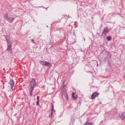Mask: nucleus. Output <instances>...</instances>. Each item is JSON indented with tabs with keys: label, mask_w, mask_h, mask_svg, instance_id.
Segmentation results:
<instances>
[{
	"label": "nucleus",
	"mask_w": 125,
	"mask_h": 125,
	"mask_svg": "<svg viewBox=\"0 0 125 125\" xmlns=\"http://www.w3.org/2000/svg\"><path fill=\"white\" fill-rule=\"evenodd\" d=\"M6 39L7 43V51L11 50V43L10 37L8 36H6Z\"/></svg>",
	"instance_id": "nucleus-1"
},
{
	"label": "nucleus",
	"mask_w": 125,
	"mask_h": 125,
	"mask_svg": "<svg viewBox=\"0 0 125 125\" xmlns=\"http://www.w3.org/2000/svg\"><path fill=\"white\" fill-rule=\"evenodd\" d=\"M40 62L42 65H46L49 67L52 66L50 62L47 61H41Z\"/></svg>",
	"instance_id": "nucleus-2"
},
{
	"label": "nucleus",
	"mask_w": 125,
	"mask_h": 125,
	"mask_svg": "<svg viewBox=\"0 0 125 125\" xmlns=\"http://www.w3.org/2000/svg\"><path fill=\"white\" fill-rule=\"evenodd\" d=\"M4 18L10 22H11L14 19V18H11L9 17L8 16V14L7 13H6V14H4Z\"/></svg>",
	"instance_id": "nucleus-3"
},
{
	"label": "nucleus",
	"mask_w": 125,
	"mask_h": 125,
	"mask_svg": "<svg viewBox=\"0 0 125 125\" xmlns=\"http://www.w3.org/2000/svg\"><path fill=\"white\" fill-rule=\"evenodd\" d=\"M30 85L31 89H33L36 86V83L35 80L33 78L30 83Z\"/></svg>",
	"instance_id": "nucleus-4"
},
{
	"label": "nucleus",
	"mask_w": 125,
	"mask_h": 125,
	"mask_svg": "<svg viewBox=\"0 0 125 125\" xmlns=\"http://www.w3.org/2000/svg\"><path fill=\"white\" fill-rule=\"evenodd\" d=\"M119 116L122 119H124L125 118V112L122 113H119Z\"/></svg>",
	"instance_id": "nucleus-5"
},
{
	"label": "nucleus",
	"mask_w": 125,
	"mask_h": 125,
	"mask_svg": "<svg viewBox=\"0 0 125 125\" xmlns=\"http://www.w3.org/2000/svg\"><path fill=\"white\" fill-rule=\"evenodd\" d=\"M109 31V30L108 28L107 27H105L104 29L103 33L105 35H106V34Z\"/></svg>",
	"instance_id": "nucleus-6"
},
{
	"label": "nucleus",
	"mask_w": 125,
	"mask_h": 125,
	"mask_svg": "<svg viewBox=\"0 0 125 125\" xmlns=\"http://www.w3.org/2000/svg\"><path fill=\"white\" fill-rule=\"evenodd\" d=\"M98 94L97 93H93L91 95V98L93 99H94L96 96L98 95Z\"/></svg>",
	"instance_id": "nucleus-7"
},
{
	"label": "nucleus",
	"mask_w": 125,
	"mask_h": 125,
	"mask_svg": "<svg viewBox=\"0 0 125 125\" xmlns=\"http://www.w3.org/2000/svg\"><path fill=\"white\" fill-rule=\"evenodd\" d=\"M9 83L11 85V88H12L14 84V82L12 79H11L9 82Z\"/></svg>",
	"instance_id": "nucleus-8"
},
{
	"label": "nucleus",
	"mask_w": 125,
	"mask_h": 125,
	"mask_svg": "<svg viewBox=\"0 0 125 125\" xmlns=\"http://www.w3.org/2000/svg\"><path fill=\"white\" fill-rule=\"evenodd\" d=\"M75 93H73L72 94V97L74 99H76L77 97V94L75 96H74V95H75Z\"/></svg>",
	"instance_id": "nucleus-9"
},
{
	"label": "nucleus",
	"mask_w": 125,
	"mask_h": 125,
	"mask_svg": "<svg viewBox=\"0 0 125 125\" xmlns=\"http://www.w3.org/2000/svg\"><path fill=\"white\" fill-rule=\"evenodd\" d=\"M93 123L87 122L84 125H93Z\"/></svg>",
	"instance_id": "nucleus-10"
},
{
	"label": "nucleus",
	"mask_w": 125,
	"mask_h": 125,
	"mask_svg": "<svg viewBox=\"0 0 125 125\" xmlns=\"http://www.w3.org/2000/svg\"><path fill=\"white\" fill-rule=\"evenodd\" d=\"M111 38L110 36H108L107 37V39L108 41H110L111 40Z\"/></svg>",
	"instance_id": "nucleus-11"
},
{
	"label": "nucleus",
	"mask_w": 125,
	"mask_h": 125,
	"mask_svg": "<svg viewBox=\"0 0 125 125\" xmlns=\"http://www.w3.org/2000/svg\"><path fill=\"white\" fill-rule=\"evenodd\" d=\"M33 89H31V92H30V95L31 96V95H32V91H33Z\"/></svg>",
	"instance_id": "nucleus-12"
},
{
	"label": "nucleus",
	"mask_w": 125,
	"mask_h": 125,
	"mask_svg": "<svg viewBox=\"0 0 125 125\" xmlns=\"http://www.w3.org/2000/svg\"><path fill=\"white\" fill-rule=\"evenodd\" d=\"M52 109L51 110L52 112V111L53 110V104H52Z\"/></svg>",
	"instance_id": "nucleus-13"
},
{
	"label": "nucleus",
	"mask_w": 125,
	"mask_h": 125,
	"mask_svg": "<svg viewBox=\"0 0 125 125\" xmlns=\"http://www.w3.org/2000/svg\"><path fill=\"white\" fill-rule=\"evenodd\" d=\"M39 101H38V100L37 101V105H39Z\"/></svg>",
	"instance_id": "nucleus-14"
},
{
	"label": "nucleus",
	"mask_w": 125,
	"mask_h": 125,
	"mask_svg": "<svg viewBox=\"0 0 125 125\" xmlns=\"http://www.w3.org/2000/svg\"><path fill=\"white\" fill-rule=\"evenodd\" d=\"M37 100L38 101H39V96H38L37 97Z\"/></svg>",
	"instance_id": "nucleus-15"
},
{
	"label": "nucleus",
	"mask_w": 125,
	"mask_h": 125,
	"mask_svg": "<svg viewBox=\"0 0 125 125\" xmlns=\"http://www.w3.org/2000/svg\"><path fill=\"white\" fill-rule=\"evenodd\" d=\"M31 41L32 42H33L34 43V39H32L31 40Z\"/></svg>",
	"instance_id": "nucleus-16"
},
{
	"label": "nucleus",
	"mask_w": 125,
	"mask_h": 125,
	"mask_svg": "<svg viewBox=\"0 0 125 125\" xmlns=\"http://www.w3.org/2000/svg\"><path fill=\"white\" fill-rule=\"evenodd\" d=\"M52 112L51 113V115L50 116H51L52 115Z\"/></svg>",
	"instance_id": "nucleus-17"
},
{
	"label": "nucleus",
	"mask_w": 125,
	"mask_h": 125,
	"mask_svg": "<svg viewBox=\"0 0 125 125\" xmlns=\"http://www.w3.org/2000/svg\"><path fill=\"white\" fill-rule=\"evenodd\" d=\"M47 27H48V26H47Z\"/></svg>",
	"instance_id": "nucleus-18"
}]
</instances>
